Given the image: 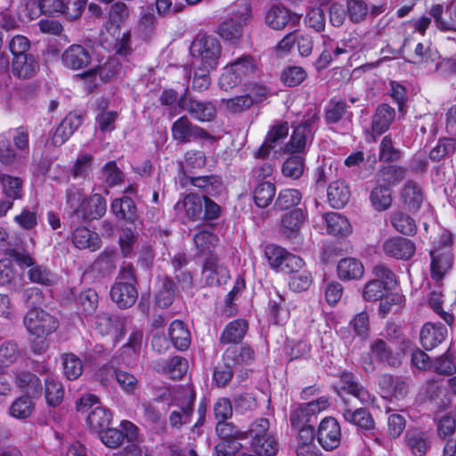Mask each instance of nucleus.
Returning <instances> with one entry per match:
<instances>
[{
  "mask_svg": "<svg viewBox=\"0 0 456 456\" xmlns=\"http://www.w3.org/2000/svg\"><path fill=\"white\" fill-rule=\"evenodd\" d=\"M184 180L183 185L189 183L205 193V196L209 195L216 197L220 195L224 190L222 180L217 175L189 176L185 177Z\"/></svg>",
  "mask_w": 456,
  "mask_h": 456,
  "instance_id": "nucleus-25",
  "label": "nucleus"
},
{
  "mask_svg": "<svg viewBox=\"0 0 456 456\" xmlns=\"http://www.w3.org/2000/svg\"><path fill=\"white\" fill-rule=\"evenodd\" d=\"M175 285L172 280L165 278L162 281L161 287L156 294V304L160 308L170 306L174 300Z\"/></svg>",
  "mask_w": 456,
  "mask_h": 456,
  "instance_id": "nucleus-61",
  "label": "nucleus"
},
{
  "mask_svg": "<svg viewBox=\"0 0 456 456\" xmlns=\"http://www.w3.org/2000/svg\"><path fill=\"white\" fill-rule=\"evenodd\" d=\"M178 107L187 111L192 118L200 122L212 121L216 115V108L214 102L199 101L187 92L179 97Z\"/></svg>",
  "mask_w": 456,
  "mask_h": 456,
  "instance_id": "nucleus-10",
  "label": "nucleus"
},
{
  "mask_svg": "<svg viewBox=\"0 0 456 456\" xmlns=\"http://www.w3.org/2000/svg\"><path fill=\"white\" fill-rule=\"evenodd\" d=\"M401 199L410 210H418L424 199L422 189L417 183L408 181L402 190Z\"/></svg>",
  "mask_w": 456,
  "mask_h": 456,
  "instance_id": "nucleus-43",
  "label": "nucleus"
},
{
  "mask_svg": "<svg viewBox=\"0 0 456 456\" xmlns=\"http://www.w3.org/2000/svg\"><path fill=\"white\" fill-rule=\"evenodd\" d=\"M341 436L340 425L333 417L322 419L315 433L318 444L327 452L332 451L339 446Z\"/></svg>",
  "mask_w": 456,
  "mask_h": 456,
  "instance_id": "nucleus-11",
  "label": "nucleus"
},
{
  "mask_svg": "<svg viewBox=\"0 0 456 456\" xmlns=\"http://www.w3.org/2000/svg\"><path fill=\"white\" fill-rule=\"evenodd\" d=\"M456 151V140L452 138H443L438 141L429 152L432 160L439 161L445 156L453 154Z\"/></svg>",
  "mask_w": 456,
  "mask_h": 456,
  "instance_id": "nucleus-64",
  "label": "nucleus"
},
{
  "mask_svg": "<svg viewBox=\"0 0 456 456\" xmlns=\"http://www.w3.org/2000/svg\"><path fill=\"white\" fill-rule=\"evenodd\" d=\"M70 227L72 229L70 240L76 248L96 251L101 248L102 241L95 232L78 224H74L70 223Z\"/></svg>",
  "mask_w": 456,
  "mask_h": 456,
  "instance_id": "nucleus-13",
  "label": "nucleus"
},
{
  "mask_svg": "<svg viewBox=\"0 0 456 456\" xmlns=\"http://www.w3.org/2000/svg\"><path fill=\"white\" fill-rule=\"evenodd\" d=\"M400 151L394 146L390 135L382 138L379 144V159L381 162H394L399 160Z\"/></svg>",
  "mask_w": 456,
  "mask_h": 456,
  "instance_id": "nucleus-63",
  "label": "nucleus"
},
{
  "mask_svg": "<svg viewBox=\"0 0 456 456\" xmlns=\"http://www.w3.org/2000/svg\"><path fill=\"white\" fill-rule=\"evenodd\" d=\"M436 26L440 30H456V0H452L444 13L441 4H435L429 11Z\"/></svg>",
  "mask_w": 456,
  "mask_h": 456,
  "instance_id": "nucleus-22",
  "label": "nucleus"
},
{
  "mask_svg": "<svg viewBox=\"0 0 456 456\" xmlns=\"http://www.w3.org/2000/svg\"><path fill=\"white\" fill-rule=\"evenodd\" d=\"M338 276L342 281L359 280L364 273L362 262L354 257H345L337 265Z\"/></svg>",
  "mask_w": 456,
  "mask_h": 456,
  "instance_id": "nucleus-32",
  "label": "nucleus"
},
{
  "mask_svg": "<svg viewBox=\"0 0 456 456\" xmlns=\"http://www.w3.org/2000/svg\"><path fill=\"white\" fill-rule=\"evenodd\" d=\"M305 219L306 213L301 208L286 213L281 221V232L287 238H297Z\"/></svg>",
  "mask_w": 456,
  "mask_h": 456,
  "instance_id": "nucleus-27",
  "label": "nucleus"
},
{
  "mask_svg": "<svg viewBox=\"0 0 456 456\" xmlns=\"http://www.w3.org/2000/svg\"><path fill=\"white\" fill-rule=\"evenodd\" d=\"M137 297V289L130 282H116L110 289L111 300L120 308L131 307Z\"/></svg>",
  "mask_w": 456,
  "mask_h": 456,
  "instance_id": "nucleus-24",
  "label": "nucleus"
},
{
  "mask_svg": "<svg viewBox=\"0 0 456 456\" xmlns=\"http://www.w3.org/2000/svg\"><path fill=\"white\" fill-rule=\"evenodd\" d=\"M39 65L32 54H19L13 57L12 70L20 78H30L38 70Z\"/></svg>",
  "mask_w": 456,
  "mask_h": 456,
  "instance_id": "nucleus-29",
  "label": "nucleus"
},
{
  "mask_svg": "<svg viewBox=\"0 0 456 456\" xmlns=\"http://www.w3.org/2000/svg\"><path fill=\"white\" fill-rule=\"evenodd\" d=\"M289 134V124L283 122L276 124L269 131L267 137L260 149L257 151V157L265 158L269 155L271 149L275 147V144L281 139L287 137Z\"/></svg>",
  "mask_w": 456,
  "mask_h": 456,
  "instance_id": "nucleus-39",
  "label": "nucleus"
},
{
  "mask_svg": "<svg viewBox=\"0 0 456 456\" xmlns=\"http://www.w3.org/2000/svg\"><path fill=\"white\" fill-rule=\"evenodd\" d=\"M327 197L332 208H340L349 201L350 191L343 181H335L329 185Z\"/></svg>",
  "mask_w": 456,
  "mask_h": 456,
  "instance_id": "nucleus-42",
  "label": "nucleus"
},
{
  "mask_svg": "<svg viewBox=\"0 0 456 456\" xmlns=\"http://www.w3.org/2000/svg\"><path fill=\"white\" fill-rule=\"evenodd\" d=\"M346 12L352 23H362L369 15L368 4L365 0H346Z\"/></svg>",
  "mask_w": 456,
  "mask_h": 456,
  "instance_id": "nucleus-54",
  "label": "nucleus"
},
{
  "mask_svg": "<svg viewBox=\"0 0 456 456\" xmlns=\"http://www.w3.org/2000/svg\"><path fill=\"white\" fill-rule=\"evenodd\" d=\"M4 199L0 200V217L5 216L13 206V200H20L23 196V181L18 176L0 174Z\"/></svg>",
  "mask_w": 456,
  "mask_h": 456,
  "instance_id": "nucleus-12",
  "label": "nucleus"
},
{
  "mask_svg": "<svg viewBox=\"0 0 456 456\" xmlns=\"http://www.w3.org/2000/svg\"><path fill=\"white\" fill-rule=\"evenodd\" d=\"M248 330V322L243 319L230 322L220 335V344H238Z\"/></svg>",
  "mask_w": 456,
  "mask_h": 456,
  "instance_id": "nucleus-35",
  "label": "nucleus"
},
{
  "mask_svg": "<svg viewBox=\"0 0 456 456\" xmlns=\"http://www.w3.org/2000/svg\"><path fill=\"white\" fill-rule=\"evenodd\" d=\"M247 437L250 438V443L252 445L260 452H263V448L260 445V440L266 438L265 442L269 443L270 449L272 452L273 447L272 443H273V434L270 431V422L266 418H258L255 421H253L249 428L246 431Z\"/></svg>",
  "mask_w": 456,
  "mask_h": 456,
  "instance_id": "nucleus-20",
  "label": "nucleus"
},
{
  "mask_svg": "<svg viewBox=\"0 0 456 456\" xmlns=\"http://www.w3.org/2000/svg\"><path fill=\"white\" fill-rule=\"evenodd\" d=\"M275 186L270 182L259 183L254 191V200L257 207L265 208L272 201L275 195Z\"/></svg>",
  "mask_w": 456,
  "mask_h": 456,
  "instance_id": "nucleus-57",
  "label": "nucleus"
},
{
  "mask_svg": "<svg viewBox=\"0 0 456 456\" xmlns=\"http://www.w3.org/2000/svg\"><path fill=\"white\" fill-rule=\"evenodd\" d=\"M191 53L195 60V65L216 69L221 58L222 46L216 37L204 36L193 41Z\"/></svg>",
  "mask_w": 456,
  "mask_h": 456,
  "instance_id": "nucleus-5",
  "label": "nucleus"
},
{
  "mask_svg": "<svg viewBox=\"0 0 456 456\" xmlns=\"http://www.w3.org/2000/svg\"><path fill=\"white\" fill-rule=\"evenodd\" d=\"M305 159L302 156H291L282 165V174L286 177L298 179L304 173Z\"/></svg>",
  "mask_w": 456,
  "mask_h": 456,
  "instance_id": "nucleus-59",
  "label": "nucleus"
},
{
  "mask_svg": "<svg viewBox=\"0 0 456 456\" xmlns=\"http://www.w3.org/2000/svg\"><path fill=\"white\" fill-rule=\"evenodd\" d=\"M302 200L301 192L296 189H284L280 191L275 207L281 210L289 209L300 203Z\"/></svg>",
  "mask_w": 456,
  "mask_h": 456,
  "instance_id": "nucleus-58",
  "label": "nucleus"
},
{
  "mask_svg": "<svg viewBox=\"0 0 456 456\" xmlns=\"http://www.w3.org/2000/svg\"><path fill=\"white\" fill-rule=\"evenodd\" d=\"M267 312L269 318L275 324L285 323L289 318V310L285 305L284 297L276 290L273 294H270Z\"/></svg>",
  "mask_w": 456,
  "mask_h": 456,
  "instance_id": "nucleus-33",
  "label": "nucleus"
},
{
  "mask_svg": "<svg viewBox=\"0 0 456 456\" xmlns=\"http://www.w3.org/2000/svg\"><path fill=\"white\" fill-rule=\"evenodd\" d=\"M329 404V400L325 396L299 404L290 413L289 420L291 426L293 428L312 426L311 422L316 419L321 411L328 408Z\"/></svg>",
  "mask_w": 456,
  "mask_h": 456,
  "instance_id": "nucleus-9",
  "label": "nucleus"
},
{
  "mask_svg": "<svg viewBox=\"0 0 456 456\" xmlns=\"http://www.w3.org/2000/svg\"><path fill=\"white\" fill-rule=\"evenodd\" d=\"M395 117V110L388 104H380L371 121V134L367 138L368 141H375L376 136H379L387 131Z\"/></svg>",
  "mask_w": 456,
  "mask_h": 456,
  "instance_id": "nucleus-18",
  "label": "nucleus"
},
{
  "mask_svg": "<svg viewBox=\"0 0 456 456\" xmlns=\"http://www.w3.org/2000/svg\"><path fill=\"white\" fill-rule=\"evenodd\" d=\"M406 169L397 166H388L380 169L376 175V181L383 183L391 189L404 179Z\"/></svg>",
  "mask_w": 456,
  "mask_h": 456,
  "instance_id": "nucleus-50",
  "label": "nucleus"
},
{
  "mask_svg": "<svg viewBox=\"0 0 456 456\" xmlns=\"http://www.w3.org/2000/svg\"><path fill=\"white\" fill-rule=\"evenodd\" d=\"M111 211L118 219L133 220L136 216V207L134 200L127 196L115 199L111 203Z\"/></svg>",
  "mask_w": 456,
  "mask_h": 456,
  "instance_id": "nucleus-48",
  "label": "nucleus"
},
{
  "mask_svg": "<svg viewBox=\"0 0 456 456\" xmlns=\"http://www.w3.org/2000/svg\"><path fill=\"white\" fill-rule=\"evenodd\" d=\"M111 418V413L107 409L97 405L88 413L86 424L91 430L100 433L109 427Z\"/></svg>",
  "mask_w": 456,
  "mask_h": 456,
  "instance_id": "nucleus-47",
  "label": "nucleus"
},
{
  "mask_svg": "<svg viewBox=\"0 0 456 456\" xmlns=\"http://www.w3.org/2000/svg\"><path fill=\"white\" fill-rule=\"evenodd\" d=\"M180 410L173 411L169 416V422L173 428H179L190 420L196 398L195 392L190 387L181 391Z\"/></svg>",
  "mask_w": 456,
  "mask_h": 456,
  "instance_id": "nucleus-15",
  "label": "nucleus"
},
{
  "mask_svg": "<svg viewBox=\"0 0 456 456\" xmlns=\"http://www.w3.org/2000/svg\"><path fill=\"white\" fill-rule=\"evenodd\" d=\"M373 278L368 281L362 291L365 301L375 302L382 298L389 287L396 283L395 273L384 265L372 269Z\"/></svg>",
  "mask_w": 456,
  "mask_h": 456,
  "instance_id": "nucleus-6",
  "label": "nucleus"
},
{
  "mask_svg": "<svg viewBox=\"0 0 456 456\" xmlns=\"http://www.w3.org/2000/svg\"><path fill=\"white\" fill-rule=\"evenodd\" d=\"M10 257L20 267H31L28 273L31 282L42 285H51L53 281V273L45 266L35 265L33 257L24 249H13Z\"/></svg>",
  "mask_w": 456,
  "mask_h": 456,
  "instance_id": "nucleus-8",
  "label": "nucleus"
},
{
  "mask_svg": "<svg viewBox=\"0 0 456 456\" xmlns=\"http://www.w3.org/2000/svg\"><path fill=\"white\" fill-rule=\"evenodd\" d=\"M378 383L387 396L396 400L403 399L409 392V385L402 377L383 374L379 378Z\"/></svg>",
  "mask_w": 456,
  "mask_h": 456,
  "instance_id": "nucleus-19",
  "label": "nucleus"
},
{
  "mask_svg": "<svg viewBox=\"0 0 456 456\" xmlns=\"http://www.w3.org/2000/svg\"><path fill=\"white\" fill-rule=\"evenodd\" d=\"M62 367L64 375L70 380L77 379L83 372L82 361L74 354L62 355Z\"/></svg>",
  "mask_w": 456,
  "mask_h": 456,
  "instance_id": "nucleus-56",
  "label": "nucleus"
},
{
  "mask_svg": "<svg viewBox=\"0 0 456 456\" xmlns=\"http://www.w3.org/2000/svg\"><path fill=\"white\" fill-rule=\"evenodd\" d=\"M250 18L249 1L239 0L233 4L231 15L218 25L217 33L223 39L237 44L242 38L244 27L248 23Z\"/></svg>",
  "mask_w": 456,
  "mask_h": 456,
  "instance_id": "nucleus-2",
  "label": "nucleus"
},
{
  "mask_svg": "<svg viewBox=\"0 0 456 456\" xmlns=\"http://www.w3.org/2000/svg\"><path fill=\"white\" fill-rule=\"evenodd\" d=\"M106 374L108 376L113 377L115 376V379L120 387L126 391V392H132L135 389L137 379L136 378L126 371L121 370H115L110 367H104L102 370H100V373L98 374L99 379H101V382L102 385H107V379L102 377V375Z\"/></svg>",
  "mask_w": 456,
  "mask_h": 456,
  "instance_id": "nucleus-41",
  "label": "nucleus"
},
{
  "mask_svg": "<svg viewBox=\"0 0 456 456\" xmlns=\"http://www.w3.org/2000/svg\"><path fill=\"white\" fill-rule=\"evenodd\" d=\"M16 385L29 398L38 396L42 391L39 378L31 372H20L16 375Z\"/></svg>",
  "mask_w": 456,
  "mask_h": 456,
  "instance_id": "nucleus-44",
  "label": "nucleus"
},
{
  "mask_svg": "<svg viewBox=\"0 0 456 456\" xmlns=\"http://www.w3.org/2000/svg\"><path fill=\"white\" fill-rule=\"evenodd\" d=\"M341 389L347 394L352 395L362 403H368L372 401L369 391L355 380L351 372H344L340 377Z\"/></svg>",
  "mask_w": 456,
  "mask_h": 456,
  "instance_id": "nucleus-34",
  "label": "nucleus"
},
{
  "mask_svg": "<svg viewBox=\"0 0 456 456\" xmlns=\"http://www.w3.org/2000/svg\"><path fill=\"white\" fill-rule=\"evenodd\" d=\"M202 274L209 286L225 283L229 278V270L216 256H210L205 260Z\"/></svg>",
  "mask_w": 456,
  "mask_h": 456,
  "instance_id": "nucleus-16",
  "label": "nucleus"
},
{
  "mask_svg": "<svg viewBox=\"0 0 456 456\" xmlns=\"http://www.w3.org/2000/svg\"><path fill=\"white\" fill-rule=\"evenodd\" d=\"M386 256L399 260H409L415 253V244L409 239L395 236L386 240L382 245Z\"/></svg>",
  "mask_w": 456,
  "mask_h": 456,
  "instance_id": "nucleus-14",
  "label": "nucleus"
},
{
  "mask_svg": "<svg viewBox=\"0 0 456 456\" xmlns=\"http://www.w3.org/2000/svg\"><path fill=\"white\" fill-rule=\"evenodd\" d=\"M256 72V62L253 56L243 54L227 63L219 78V86L227 91L238 86L243 79Z\"/></svg>",
  "mask_w": 456,
  "mask_h": 456,
  "instance_id": "nucleus-4",
  "label": "nucleus"
},
{
  "mask_svg": "<svg viewBox=\"0 0 456 456\" xmlns=\"http://www.w3.org/2000/svg\"><path fill=\"white\" fill-rule=\"evenodd\" d=\"M431 278L439 282L452 266V255L449 250L431 251Z\"/></svg>",
  "mask_w": 456,
  "mask_h": 456,
  "instance_id": "nucleus-31",
  "label": "nucleus"
},
{
  "mask_svg": "<svg viewBox=\"0 0 456 456\" xmlns=\"http://www.w3.org/2000/svg\"><path fill=\"white\" fill-rule=\"evenodd\" d=\"M447 334V330L442 323H426L420 330V343L424 349L432 350L441 344Z\"/></svg>",
  "mask_w": 456,
  "mask_h": 456,
  "instance_id": "nucleus-26",
  "label": "nucleus"
},
{
  "mask_svg": "<svg viewBox=\"0 0 456 456\" xmlns=\"http://www.w3.org/2000/svg\"><path fill=\"white\" fill-rule=\"evenodd\" d=\"M175 209L178 214L183 213L188 219H195L202 211V197L194 193L187 194L183 200L177 201Z\"/></svg>",
  "mask_w": 456,
  "mask_h": 456,
  "instance_id": "nucleus-37",
  "label": "nucleus"
},
{
  "mask_svg": "<svg viewBox=\"0 0 456 456\" xmlns=\"http://www.w3.org/2000/svg\"><path fill=\"white\" fill-rule=\"evenodd\" d=\"M91 53L80 45L69 46L61 55V61L65 67L77 70L86 68L91 62Z\"/></svg>",
  "mask_w": 456,
  "mask_h": 456,
  "instance_id": "nucleus-21",
  "label": "nucleus"
},
{
  "mask_svg": "<svg viewBox=\"0 0 456 456\" xmlns=\"http://www.w3.org/2000/svg\"><path fill=\"white\" fill-rule=\"evenodd\" d=\"M327 232L334 235L346 236L351 232V224L347 218L337 212H330L323 216Z\"/></svg>",
  "mask_w": 456,
  "mask_h": 456,
  "instance_id": "nucleus-46",
  "label": "nucleus"
},
{
  "mask_svg": "<svg viewBox=\"0 0 456 456\" xmlns=\"http://www.w3.org/2000/svg\"><path fill=\"white\" fill-rule=\"evenodd\" d=\"M370 201L372 208L379 212L388 209L393 201L391 189L376 181V185L370 193Z\"/></svg>",
  "mask_w": 456,
  "mask_h": 456,
  "instance_id": "nucleus-38",
  "label": "nucleus"
},
{
  "mask_svg": "<svg viewBox=\"0 0 456 456\" xmlns=\"http://www.w3.org/2000/svg\"><path fill=\"white\" fill-rule=\"evenodd\" d=\"M347 104L344 100L331 99L325 107L327 124H337L347 114Z\"/></svg>",
  "mask_w": 456,
  "mask_h": 456,
  "instance_id": "nucleus-53",
  "label": "nucleus"
},
{
  "mask_svg": "<svg viewBox=\"0 0 456 456\" xmlns=\"http://www.w3.org/2000/svg\"><path fill=\"white\" fill-rule=\"evenodd\" d=\"M172 136L180 142H188L191 137L206 138L208 133L201 127L194 126L186 116L175 120L171 127Z\"/></svg>",
  "mask_w": 456,
  "mask_h": 456,
  "instance_id": "nucleus-17",
  "label": "nucleus"
},
{
  "mask_svg": "<svg viewBox=\"0 0 456 456\" xmlns=\"http://www.w3.org/2000/svg\"><path fill=\"white\" fill-rule=\"evenodd\" d=\"M320 120L319 110L310 107L303 117L300 124L294 127L285 151L289 153H303L311 145Z\"/></svg>",
  "mask_w": 456,
  "mask_h": 456,
  "instance_id": "nucleus-3",
  "label": "nucleus"
},
{
  "mask_svg": "<svg viewBox=\"0 0 456 456\" xmlns=\"http://www.w3.org/2000/svg\"><path fill=\"white\" fill-rule=\"evenodd\" d=\"M223 359L224 362L232 367L248 365L255 359V352L248 346L240 347L231 346L224 351Z\"/></svg>",
  "mask_w": 456,
  "mask_h": 456,
  "instance_id": "nucleus-28",
  "label": "nucleus"
},
{
  "mask_svg": "<svg viewBox=\"0 0 456 456\" xmlns=\"http://www.w3.org/2000/svg\"><path fill=\"white\" fill-rule=\"evenodd\" d=\"M370 347L372 354L380 362H386L391 367L400 366V354L393 352L383 339L373 340Z\"/></svg>",
  "mask_w": 456,
  "mask_h": 456,
  "instance_id": "nucleus-36",
  "label": "nucleus"
},
{
  "mask_svg": "<svg viewBox=\"0 0 456 456\" xmlns=\"http://www.w3.org/2000/svg\"><path fill=\"white\" fill-rule=\"evenodd\" d=\"M343 417L347 422L364 429H370L374 425L370 412L362 408L355 411L346 409L343 412Z\"/></svg>",
  "mask_w": 456,
  "mask_h": 456,
  "instance_id": "nucleus-55",
  "label": "nucleus"
},
{
  "mask_svg": "<svg viewBox=\"0 0 456 456\" xmlns=\"http://www.w3.org/2000/svg\"><path fill=\"white\" fill-rule=\"evenodd\" d=\"M390 223L397 232L404 235H413L417 231L415 220L402 211H394L390 215Z\"/></svg>",
  "mask_w": 456,
  "mask_h": 456,
  "instance_id": "nucleus-51",
  "label": "nucleus"
},
{
  "mask_svg": "<svg viewBox=\"0 0 456 456\" xmlns=\"http://www.w3.org/2000/svg\"><path fill=\"white\" fill-rule=\"evenodd\" d=\"M159 370L173 379H181L188 369V362L182 356H174L158 363Z\"/></svg>",
  "mask_w": 456,
  "mask_h": 456,
  "instance_id": "nucleus-45",
  "label": "nucleus"
},
{
  "mask_svg": "<svg viewBox=\"0 0 456 456\" xmlns=\"http://www.w3.org/2000/svg\"><path fill=\"white\" fill-rule=\"evenodd\" d=\"M106 200L100 193L87 197L83 189L74 185L66 190L65 212L71 224L100 219L106 213Z\"/></svg>",
  "mask_w": 456,
  "mask_h": 456,
  "instance_id": "nucleus-1",
  "label": "nucleus"
},
{
  "mask_svg": "<svg viewBox=\"0 0 456 456\" xmlns=\"http://www.w3.org/2000/svg\"><path fill=\"white\" fill-rule=\"evenodd\" d=\"M407 446L415 456H423L430 447L429 436L419 428H411L405 435Z\"/></svg>",
  "mask_w": 456,
  "mask_h": 456,
  "instance_id": "nucleus-30",
  "label": "nucleus"
},
{
  "mask_svg": "<svg viewBox=\"0 0 456 456\" xmlns=\"http://www.w3.org/2000/svg\"><path fill=\"white\" fill-rule=\"evenodd\" d=\"M168 334L176 349L183 351L190 346L191 334L183 322L179 320L173 321L169 326Z\"/></svg>",
  "mask_w": 456,
  "mask_h": 456,
  "instance_id": "nucleus-40",
  "label": "nucleus"
},
{
  "mask_svg": "<svg viewBox=\"0 0 456 456\" xmlns=\"http://www.w3.org/2000/svg\"><path fill=\"white\" fill-rule=\"evenodd\" d=\"M64 390L60 381L53 377L48 376L45 380V397L46 403L51 406L59 405L63 398Z\"/></svg>",
  "mask_w": 456,
  "mask_h": 456,
  "instance_id": "nucleus-52",
  "label": "nucleus"
},
{
  "mask_svg": "<svg viewBox=\"0 0 456 456\" xmlns=\"http://www.w3.org/2000/svg\"><path fill=\"white\" fill-rule=\"evenodd\" d=\"M23 323L28 332L37 338L53 333L59 326L55 317L39 308L29 310L24 317Z\"/></svg>",
  "mask_w": 456,
  "mask_h": 456,
  "instance_id": "nucleus-7",
  "label": "nucleus"
},
{
  "mask_svg": "<svg viewBox=\"0 0 456 456\" xmlns=\"http://www.w3.org/2000/svg\"><path fill=\"white\" fill-rule=\"evenodd\" d=\"M34 411V403L28 396H20L10 407V414L16 419H23L29 417Z\"/></svg>",
  "mask_w": 456,
  "mask_h": 456,
  "instance_id": "nucleus-60",
  "label": "nucleus"
},
{
  "mask_svg": "<svg viewBox=\"0 0 456 456\" xmlns=\"http://www.w3.org/2000/svg\"><path fill=\"white\" fill-rule=\"evenodd\" d=\"M265 19L270 28L277 30L284 28L289 21L296 23L299 20L297 14L291 13L289 9L279 4L270 7Z\"/></svg>",
  "mask_w": 456,
  "mask_h": 456,
  "instance_id": "nucleus-23",
  "label": "nucleus"
},
{
  "mask_svg": "<svg viewBox=\"0 0 456 456\" xmlns=\"http://www.w3.org/2000/svg\"><path fill=\"white\" fill-rule=\"evenodd\" d=\"M193 240L200 253L205 255L210 253L216 247L218 238L214 233L202 230L195 234Z\"/></svg>",
  "mask_w": 456,
  "mask_h": 456,
  "instance_id": "nucleus-62",
  "label": "nucleus"
},
{
  "mask_svg": "<svg viewBox=\"0 0 456 456\" xmlns=\"http://www.w3.org/2000/svg\"><path fill=\"white\" fill-rule=\"evenodd\" d=\"M120 69V61H118V58L112 56L102 65L83 73V77H95L96 75H99L102 80L107 81L117 75Z\"/></svg>",
  "mask_w": 456,
  "mask_h": 456,
  "instance_id": "nucleus-49",
  "label": "nucleus"
}]
</instances>
